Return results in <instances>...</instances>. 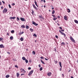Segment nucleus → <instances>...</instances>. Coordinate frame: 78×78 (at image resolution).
Returning a JSON list of instances; mask_svg holds the SVG:
<instances>
[{
	"mask_svg": "<svg viewBox=\"0 0 78 78\" xmlns=\"http://www.w3.org/2000/svg\"><path fill=\"white\" fill-rule=\"evenodd\" d=\"M10 39H13V36H11L10 38Z\"/></svg>",
	"mask_w": 78,
	"mask_h": 78,
	"instance_id": "a878e982",
	"label": "nucleus"
},
{
	"mask_svg": "<svg viewBox=\"0 0 78 78\" xmlns=\"http://www.w3.org/2000/svg\"><path fill=\"white\" fill-rule=\"evenodd\" d=\"M41 59H44V57H41Z\"/></svg>",
	"mask_w": 78,
	"mask_h": 78,
	"instance_id": "37998d69",
	"label": "nucleus"
},
{
	"mask_svg": "<svg viewBox=\"0 0 78 78\" xmlns=\"http://www.w3.org/2000/svg\"><path fill=\"white\" fill-rule=\"evenodd\" d=\"M33 72H34L33 70H32V71H31L28 74V76H30L32 74V73H33Z\"/></svg>",
	"mask_w": 78,
	"mask_h": 78,
	"instance_id": "39448f33",
	"label": "nucleus"
},
{
	"mask_svg": "<svg viewBox=\"0 0 78 78\" xmlns=\"http://www.w3.org/2000/svg\"><path fill=\"white\" fill-rule=\"evenodd\" d=\"M15 31L14 30H12L11 31V33H14Z\"/></svg>",
	"mask_w": 78,
	"mask_h": 78,
	"instance_id": "bb28decb",
	"label": "nucleus"
},
{
	"mask_svg": "<svg viewBox=\"0 0 78 78\" xmlns=\"http://www.w3.org/2000/svg\"><path fill=\"white\" fill-rule=\"evenodd\" d=\"M25 75V74H21V76H22L23 75Z\"/></svg>",
	"mask_w": 78,
	"mask_h": 78,
	"instance_id": "bf43d9fd",
	"label": "nucleus"
},
{
	"mask_svg": "<svg viewBox=\"0 0 78 78\" xmlns=\"http://www.w3.org/2000/svg\"><path fill=\"white\" fill-rule=\"evenodd\" d=\"M32 53L34 55H35L36 54L35 51H33L32 52Z\"/></svg>",
	"mask_w": 78,
	"mask_h": 78,
	"instance_id": "cd10ccee",
	"label": "nucleus"
},
{
	"mask_svg": "<svg viewBox=\"0 0 78 78\" xmlns=\"http://www.w3.org/2000/svg\"><path fill=\"white\" fill-rule=\"evenodd\" d=\"M51 75V73H48V76H50Z\"/></svg>",
	"mask_w": 78,
	"mask_h": 78,
	"instance_id": "f8f14e48",
	"label": "nucleus"
},
{
	"mask_svg": "<svg viewBox=\"0 0 78 78\" xmlns=\"http://www.w3.org/2000/svg\"><path fill=\"white\" fill-rule=\"evenodd\" d=\"M21 70H22V72H23V73H25L26 72L25 71L24 69H21Z\"/></svg>",
	"mask_w": 78,
	"mask_h": 78,
	"instance_id": "1a4fd4ad",
	"label": "nucleus"
},
{
	"mask_svg": "<svg viewBox=\"0 0 78 78\" xmlns=\"http://www.w3.org/2000/svg\"><path fill=\"white\" fill-rule=\"evenodd\" d=\"M25 61L26 63H28V61L27 59H26Z\"/></svg>",
	"mask_w": 78,
	"mask_h": 78,
	"instance_id": "c756f323",
	"label": "nucleus"
},
{
	"mask_svg": "<svg viewBox=\"0 0 78 78\" xmlns=\"http://www.w3.org/2000/svg\"><path fill=\"white\" fill-rule=\"evenodd\" d=\"M59 32L60 33V34H62V35H63V36H65V37H66V34L65 33H64L63 32H62L60 30H59Z\"/></svg>",
	"mask_w": 78,
	"mask_h": 78,
	"instance_id": "f257e3e1",
	"label": "nucleus"
},
{
	"mask_svg": "<svg viewBox=\"0 0 78 78\" xmlns=\"http://www.w3.org/2000/svg\"><path fill=\"white\" fill-rule=\"evenodd\" d=\"M64 75L63 74H62V77H63V78H64Z\"/></svg>",
	"mask_w": 78,
	"mask_h": 78,
	"instance_id": "c03bdc74",
	"label": "nucleus"
},
{
	"mask_svg": "<svg viewBox=\"0 0 78 78\" xmlns=\"http://www.w3.org/2000/svg\"><path fill=\"white\" fill-rule=\"evenodd\" d=\"M3 6H2V7H1V8L2 9H3Z\"/></svg>",
	"mask_w": 78,
	"mask_h": 78,
	"instance_id": "338daca9",
	"label": "nucleus"
},
{
	"mask_svg": "<svg viewBox=\"0 0 78 78\" xmlns=\"http://www.w3.org/2000/svg\"><path fill=\"white\" fill-rule=\"evenodd\" d=\"M4 45L3 44H0V48H4Z\"/></svg>",
	"mask_w": 78,
	"mask_h": 78,
	"instance_id": "6e6552de",
	"label": "nucleus"
},
{
	"mask_svg": "<svg viewBox=\"0 0 78 78\" xmlns=\"http://www.w3.org/2000/svg\"><path fill=\"white\" fill-rule=\"evenodd\" d=\"M57 18H60V16H57Z\"/></svg>",
	"mask_w": 78,
	"mask_h": 78,
	"instance_id": "4d7b16f0",
	"label": "nucleus"
},
{
	"mask_svg": "<svg viewBox=\"0 0 78 78\" xmlns=\"http://www.w3.org/2000/svg\"><path fill=\"white\" fill-rule=\"evenodd\" d=\"M54 62H55V64H57L58 62L57 60H55V61H54Z\"/></svg>",
	"mask_w": 78,
	"mask_h": 78,
	"instance_id": "2f4dec72",
	"label": "nucleus"
},
{
	"mask_svg": "<svg viewBox=\"0 0 78 78\" xmlns=\"http://www.w3.org/2000/svg\"><path fill=\"white\" fill-rule=\"evenodd\" d=\"M39 18H40L41 19H43V17L41 16H39Z\"/></svg>",
	"mask_w": 78,
	"mask_h": 78,
	"instance_id": "e433bc0d",
	"label": "nucleus"
},
{
	"mask_svg": "<svg viewBox=\"0 0 78 78\" xmlns=\"http://www.w3.org/2000/svg\"><path fill=\"white\" fill-rule=\"evenodd\" d=\"M33 36H34V37H37V35L35 34H34L33 35Z\"/></svg>",
	"mask_w": 78,
	"mask_h": 78,
	"instance_id": "f704fd0d",
	"label": "nucleus"
},
{
	"mask_svg": "<svg viewBox=\"0 0 78 78\" xmlns=\"http://www.w3.org/2000/svg\"><path fill=\"white\" fill-rule=\"evenodd\" d=\"M43 2H44V3H45L46 2V1L45 0H43Z\"/></svg>",
	"mask_w": 78,
	"mask_h": 78,
	"instance_id": "0e129e2a",
	"label": "nucleus"
},
{
	"mask_svg": "<svg viewBox=\"0 0 78 78\" xmlns=\"http://www.w3.org/2000/svg\"><path fill=\"white\" fill-rule=\"evenodd\" d=\"M70 78H73V76H71L70 77Z\"/></svg>",
	"mask_w": 78,
	"mask_h": 78,
	"instance_id": "774afa93",
	"label": "nucleus"
},
{
	"mask_svg": "<svg viewBox=\"0 0 78 78\" xmlns=\"http://www.w3.org/2000/svg\"><path fill=\"white\" fill-rule=\"evenodd\" d=\"M20 20L22 21H26L24 18L20 17Z\"/></svg>",
	"mask_w": 78,
	"mask_h": 78,
	"instance_id": "7ed1b4c3",
	"label": "nucleus"
},
{
	"mask_svg": "<svg viewBox=\"0 0 78 78\" xmlns=\"http://www.w3.org/2000/svg\"><path fill=\"white\" fill-rule=\"evenodd\" d=\"M55 37H56L57 39H58V36L57 35H55Z\"/></svg>",
	"mask_w": 78,
	"mask_h": 78,
	"instance_id": "ea45409f",
	"label": "nucleus"
},
{
	"mask_svg": "<svg viewBox=\"0 0 78 78\" xmlns=\"http://www.w3.org/2000/svg\"><path fill=\"white\" fill-rule=\"evenodd\" d=\"M7 35H8V36H9V33H7Z\"/></svg>",
	"mask_w": 78,
	"mask_h": 78,
	"instance_id": "680f3d73",
	"label": "nucleus"
},
{
	"mask_svg": "<svg viewBox=\"0 0 78 78\" xmlns=\"http://www.w3.org/2000/svg\"><path fill=\"white\" fill-rule=\"evenodd\" d=\"M70 39H74L73 37L71 36L70 37Z\"/></svg>",
	"mask_w": 78,
	"mask_h": 78,
	"instance_id": "4c0bfd02",
	"label": "nucleus"
},
{
	"mask_svg": "<svg viewBox=\"0 0 78 78\" xmlns=\"http://www.w3.org/2000/svg\"><path fill=\"white\" fill-rule=\"evenodd\" d=\"M8 11V10L6 9H4L3 11V13H6Z\"/></svg>",
	"mask_w": 78,
	"mask_h": 78,
	"instance_id": "f03ea898",
	"label": "nucleus"
},
{
	"mask_svg": "<svg viewBox=\"0 0 78 78\" xmlns=\"http://www.w3.org/2000/svg\"><path fill=\"white\" fill-rule=\"evenodd\" d=\"M39 68H41V65L39 64Z\"/></svg>",
	"mask_w": 78,
	"mask_h": 78,
	"instance_id": "5fc2aeb1",
	"label": "nucleus"
},
{
	"mask_svg": "<svg viewBox=\"0 0 78 78\" xmlns=\"http://www.w3.org/2000/svg\"><path fill=\"white\" fill-rule=\"evenodd\" d=\"M43 70V67H41L40 69V71H41Z\"/></svg>",
	"mask_w": 78,
	"mask_h": 78,
	"instance_id": "c85d7f7f",
	"label": "nucleus"
},
{
	"mask_svg": "<svg viewBox=\"0 0 78 78\" xmlns=\"http://www.w3.org/2000/svg\"><path fill=\"white\" fill-rule=\"evenodd\" d=\"M71 41L73 42H74V43H75V41L74 39H71Z\"/></svg>",
	"mask_w": 78,
	"mask_h": 78,
	"instance_id": "412c9836",
	"label": "nucleus"
},
{
	"mask_svg": "<svg viewBox=\"0 0 78 78\" xmlns=\"http://www.w3.org/2000/svg\"><path fill=\"white\" fill-rule=\"evenodd\" d=\"M15 5V3H13L12 4V5H13V6H14Z\"/></svg>",
	"mask_w": 78,
	"mask_h": 78,
	"instance_id": "864d4df0",
	"label": "nucleus"
},
{
	"mask_svg": "<svg viewBox=\"0 0 78 78\" xmlns=\"http://www.w3.org/2000/svg\"><path fill=\"white\" fill-rule=\"evenodd\" d=\"M0 39H3V38L1 37L0 38Z\"/></svg>",
	"mask_w": 78,
	"mask_h": 78,
	"instance_id": "69168bd1",
	"label": "nucleus"
},
{
	"mask_svg": "<svg viewBox=\"0 0 78 78\" xmlns=\"http://www.w3.org/2000/svg\"><path fill=\"white\" fill-rule=\"evenodd\" d=\"M30 30L31 31V32H33L34 31V30L31 28L30 29Z\"/></svg>",
	"mask_w": 78,
	"mask_h": 78,
	"instance_id": "393cba45",
	"label": "nucleus"
},
{
	"mask_svg": "<svg viewBox=\"0 0 78 78\" xmlns=\"http://www.w3.org/2000/svg\"><path fill=\"white\" fill-rule=\"evenodd\" d=\"M65 44H66L63 42L61 43V45H62H62H65Z\"/></svg>",
	"mask_w": 78,
	"mask_h": 78,
	"instance_id": "dca6fc26",
	"label": "nucleus"
},
{
	"mask_svg": "<svg viewBox=\"0 0 78 78\" xmlns=\"http://www.w3.org/2000/svg\"><path fill=\"white\" fill-rule=\"evenodd\" d=\"M9 8H11V6L10 4H9Z\"/></svg>",
	"mask_w": 78,
	"mask_h": 78,
	"instance_id": "a19ab883",
	"label": "nucleus"
},
{
	"mask_svg": "<svg viewBox=\"0 0 78 78\" xmlns=\"http://www.w3.org/2000/svg\"><path fill=\"white\" fill-rule=\"evenodd\" d=\"M59 28H60V29H61V30H62V27H59Z\"/></svg>",
	"mask_w": 78,
	"mask_h": 78,
	"instance_id": "a18cd8bd",
	"label": "nucleus"
},
{
	"mask_svg": "<svg viewBox=\"0 0 78 78\" xmlns=\"http://www.w3.org/2000/svg\"><path fill=\"white\" fill-rule=\"evenodd\" d=\"M20 75V74L19 73H16V76L18 78L19 77V76Z\"/></svg>",
	"mask_w": 78,
	"mask_h": 78,
	"instance_id": "a211bd4d",
	"label": "nucleus"
},
{
	"mask_svg": "<svg viewBox=\"0 0 78 78\" xmlns=\"http://www.w3.org/2000/svg\"><path fill=\"white\" fill-rule=\"evenodd\" d=\"M21 27L22 28H25V26L24 25H23L21 26Z\"/></svg>",
	"mask_w": 78,
	"mask_h": 78,
	"instance_id": "ddd939ff",
	"label": "nucleus"
},
{
	"mask_svg": "<svg viewBox=\"0 0 78 78\" xmlns=\"http://www.w3.org/2000/svg\"><path fill=\"white\" fill-rule=\"evenodd\" d=\"M9 77V75H7L6 76V78H8Z\"/></svg>",
	"mask_w": 78,
	"mask_h": 78,
	"instance_id": "b1692460",
	"label": "nucleus"
},
{
	"mask_svg": "<svg viewBox=\"0 0 78 78\" xmlns=\"http://www.w3.org/2000/svg\"><path fill=\"white\" fill-rule=\"evenodd\" d=\"M2 2H0V5H2Z\"/></svg>",
	"mask_w": 78,
	"mask_h": 78,
	"instance_id": "6e6d98bb",
	"label": "nucleus"
},
{
	"mask_svg": "<svg viewBox=\"0 0 78 78\" xmlns=\"http://www.w3.org/2000/svg\"><path fill=\"white\" fill-rule=\"evenodd\" d=\"M59 64H60V66L61 68H62V62H59Z\"/></svg>",
	"mask_w": 78,
	"mask_h": 78,
	"instance_id": "4be33fe9",
	"label": "nucleus"
},
{
	"mask_svg": "<svg viewBox=\"0 0 78 78\" xmlns=\"http://www.w3.org/2000/svg\"><path fill=\"white\" fill-rule=\"evenodd\" d=\"M74 21L75 23H76L78 24V21L76 20H74Z\"/></svg>",
	"mask_w": 78,
	"mask_h": 78,
	"instance_id": "9b49d317",
	"label": "nucleus"
},
{
	"mask_svg": "<svg viewBox=\"0 0 78 78\" xmlns=\"http://www.w3.org/2000/svg\"><path fill=\"white\" fill-rule=\"evenodd\" d=\"M64 19L66 20H67V17L66 16H64Z\"/></svg>",
	"mask_w": 78,
	"mask_h": 78,
	"instance_id": "9d476101",
	"label": "nucleus"
},
{
	"mask_svg": "<svg viewBox=\"0 0 78 78\" xmlns=\"http://www.w3.org/2000/svg\"><path fill=\"white\" fill-rule=\"evenodd\" d=\"M32 24L36 26H37L38 25V24L36 23L34 21H32Z\"/></svg>",
	"mask_w": 78,
	"mask_h": 78,
	"instance_id": "20e7f679",
	"label": "nucleus"
},
{
	"mask_svg": "<svg viewBox=\"0 0 78 78\" xmlns=\"http://www.w3.org/2000/svg\"><path fill=\"white\" fill-rule=\"evenodd\" d=\"M41 63L43 64H45V63L44 62V61L42 60L41 59Z\"/></svg>",
	"mask_w": 78,
	"mask_h": 78,
	"instance_id": "aec40b11",
	"label": "nucleus"
},
{
	"mask_svg": "<svg viewBox=\"0 0 78 78\" xmlns=\"http://www.w3.org/2000/svg\"><path fill=\"white\" fill-rule=\"evenodd\" d=\"M33 7L37 10H38V9H37V8L36 6H35V5L34 4H33Z\"/></svg>",
	"mask_w": 78,
	"mask_h": 78,
	"instance_id": "423d86ee",
	"label": "nucleus"
},
{
	"mask_svg": "<svg viewBox=\"0 0 78 78\" xmlns=\"http://www.w3.org/2000/svg\"><path fill=\"white\" fill-rule=\"evenodd\" d=\"M52 16H53V17L55 18H56V16L55 15H54L53 14H52L51 15Z\"/></svg>",
	"mask_w": 78,
	"mask_h": 78,
	"instance_id": "c9c22d12",
	"label": "nucleus"
},
{
	"mask_svg": "<svg viewBox=\"0 0 78 78\" xmlns=\"http://www.w3.org/2000/svg\"><path fill=\"white\" fill-rule=\"evenodd\" d=\"M51 6L52 7V9L53 10V9H54V7H53V6H52V5H51Z\"/></svg>",
	"mask_w": 78,
	"mask_h": 78,
	"instance_id": "de8ad7c7",
	"label": "nucleus"
},
{
	"mask_svg": "<svg viewBox=\"0 0 78 78\" xmlns=\"http://www.w3.org/2000/svg\"><path fill=\"white\" fill-rule=\"evenodd\" d=\"M20 39H23V37H21Z\"/></svg>",
	"mask_w": 78,
	"mask_h": 78,
	"instance_id": "13d9d810",
	"label": "nucleus"
},
{
	"mask_svg": "<svg viewBox=\"0 0 78 78\" xmlns=\"http://www.w3.org/2000/svg\"><path fill=\"white\" fill-rule=\"evenodd\" d=\"M32 10V14L33 15L34 13V11L33 10Z\"/></svg>",
	"mask_w": 78,
	"mask_h": 78,
	"instance_id": "58836bf2",
	"label": "nucleus"
},
{
	"mask_svg": "<svg viewBox=\"0 0 78 78\" xmlns=\"http://www.w3.org/2000/svg\"><path fill=\"white\" fill-rule=\"evenodd\" d=\"M2 2L4 4H5V2L3 1H2Z\"/></svg>",
	"mask_w": 78,
	"mask_h": 78,
	"instance_id": "3c124183",
	"label": "nucleus"
},
{
	"mask_svg": "<svg viewBox=\"0 0 78 78\" xmlns=\"http://www.w3.org/2000/svg\"><path fill=\"white\" fill-rule=\"evenodd\" d=\"M17 20L18 21H20V18L18 17H17Z\"/></svg>",
	"mask_w": 78,
	"mask_h": 78,
	"instance_id": "7c9ffc66",
	"label": "nucleus"
},
{
	"mask_svg": "<svg viewBox=\"0 0 78 78\" xmlns=\"http://www.w3.org/2000/svg\"><path fill=\"white\" fill-rule=\"evenodd\" d=\"M62 71V68L60 69V71Z\"/></svg>",
	"mask_w": 78,
	"mask_h": 78,
	"instance_id": "052dcab7",
	"label": "nucleus"
},
{
	"mask_svg": "<svg viewBox=\"0 0 78 78\" xmlns=\"http://www.w3.org/2000/svg\"><path fill=\"white\" fill-rule=\"evenodd\" d=\"M22 59L23 61H25L26 60V58L24 57H23L22 58Z\"/></svg>",
	"mask_w": 78,
	"mask_h": 78,
	"instance_id": "6ab92c4d",
	"label": "nucleus"
},
{
	"mask_svg": "<svg viewBox=\"0 0 78 78\" xmlns=\"http://www.w3.org/2000/svg\"><path fill=\"white\" fill-rule=\"evenodd\" d=\"M29 62H30V63H31V62H32V61H31V60H29Z\"/></svg>",
	"mask_w": 78,
	"mask_h": 78,
	"instance_id": "09e8293b",
	"label": "nucleus"
},
{
	"mask_svg": "<svg viewBox=\"0 0 78 78\" xmlns=\"http://www.w3.org/2000/svg\"><path fill=\"white\" fill-rule=\"evenodd\" d=\"M15 67L18 68V67L17 65L15 66Z\"/></svg>",
	"mask_w": 78,
	"mask_h": 78,
	"instance_id": "79ce46f5",
	"label": "nucleus"
},
{
	"mask_svg": "<svg viewBox=\"0 0 78 78\" xmlns=\"http://www.w3.org/2000/svg\"><path fill=\"white\" fill-rule=\"evenodd\" d=\"M7 53L8 54H10V53L9 52H7Z\"/></svg>",
	"mask_w": 78,
	"mask_h": 78,
	"instance_id": "e2e57ef3",
	"label": "nucleus"
},
{
	"mask_svg": "<svg viewBox=\"0 0 78 78\" xmlns=\"http://www.w3.org/2000/svg\"><path fill=\"white\" fill-rule=\"evenodd\" d=\"M55 12V11L54 10H52V14L53 15Z\"/></svg>",
	"mask_w": 78,
	"mask_h": 78,
	"instance_id": "5701e85b",
	"label": "nucleus"
},
{
	"mask_svg": "<svg viewBox=\"0 0 78 78\" xmlns=\"http://www.w3.org/2000/svg\"><path fill=\"white\" fill-rule=\"evenodd\" d=\"M56 19H57V17H55V18H53V20H55Z\"/></svg>",
	"mask_w": 78,
	"mask_h": 78,
	"instance_id": "72a5a7b5",
	"label": "nucleus"
},
{
	"mask_svg": "<svg viewBox=\"0 0 78 78\" xmlns=\"http://www.w3.org/2000/svg\"><path fill=\"white\" fill-rule=\"evenodd\" d=\"M24 32L22 31V33L20 32V33L19 34V35H21V34H23V33H24Z\"/></svg>",
	"mask_w": 78,
	"mask_h": 78,
	"instance_id": "2eb2a0df",
	"label": "nucleus"
},
{
	"mask_svg": "<svg viewBox=\"0 0 78 78\" xmlns=\"http://www.w3.org/2000/svg\"><path fill=\"white\" fill-rule=\"evenodd\" d=\"M29 26H28L27 25H26V28L27 29H28L29 28Z\"/></svg>",
	"mask_w": 78,
	"mask_h": 78,
	"instance_id": "473e14b6",
	"label": "nucleus"
},
{
	"mask_svg": "<svg viewBox=\"0 0 78 78\" xmlns=\"http://www.w3.org/2000/svg\"><path fill=\"white\" fill-rule=\"evenodd\" d=\"M67 11L68 13H70V12H71L70 9H67Z\"/></svg>",
	"mask_w": 78,
	"mask_h": 78,
	"instance_id": "4468645a",
	"label": "nucleus"
},
{
	"mask_svg": "<svg viewBox=\"0 0 78 78\" xmlns=\"http://www.w3.org/2000/svg\"><path fill=\"white\" fill-rule=\"evenodd\" d=\"M34 3H35V4L38 7V6L37 5V2L36 0H34Z\"/></svg>",
	"mask_w": 78,
	"mask_h": 78,
	"instance_id": "f3484780",
	"label": "nucleus"
},
{
	"mask_svg": "<svg viewBox=\"0 0 78 78\" xmlns=\"http://www.w3.org/2000/svg\"><path fill=\"white\" fill-rule=\"evenodd\" d=\"M16 18V17L14 16V17H10V18H9V19H13V20H14Z\"/></svg>",
	"mask_w": 78,
	"mask_h": 78,
	"instance_id": "0eeeda50",
	"label": "nucleus"
},
{
	"mask_svg": "<svg viewBox=\"0 0 78 78\" xmlns=\"http://www.w3.org/2000/svg\"><path fill=\"white\" fill-rule=\"evenodd\" d=\"M61 31H62L63 32H64V30L61 29Z\"/></svg>",
	"mask_w": 78,
	"mask_h": 78,
	"instance_id": "49530a36",
	"label": "nucleus"
},
{
	"mask_svg": "<svg viewBox=\"0 0 78 78\" xmlns=\"http://www.w3.org/2000/svg\"><path fill=\"white\" fill-rule=\"evenodd\" d=\"M28 69L29 70H30V69H31V67H29L28 68Z\"/></svg>",
	"mask_w": 78,
	"mask_h": 78,
	"instance_id": "8fccbe9b",
	"label": "nucleus"
},
{
	"mask_svg": "<svg viewBox=\"0 0 78 78\" xmlns=\"http://www.w3.org/2000/svg\"><path fill=\"white\" fill-rule=\"evenodd\" d=\"M44 59H45V60H46V61H48V59L46 58H44Z\"/></svg>",
	"mask_w": 78,
	"mask_h": 78,
	"instance_id": "603ef678",
	"label": "nucleus"
}]
</instances>
